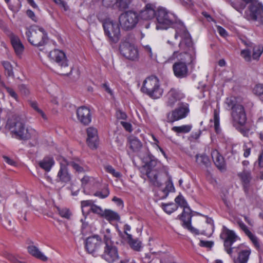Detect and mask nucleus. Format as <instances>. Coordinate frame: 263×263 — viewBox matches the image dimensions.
<instances>
[{
    "mask_svg": "<svg viewBox=\"0 0 263 263\" xmlns=\"http://www.w3.org/2000/svg\"><path fill=\"white\" fill-rule=\"evenodd\" d=\"M196 58L195 48L191 51H175L169 58L168 61L176 59L173 65L172 69L176 77L179 79L185 78L189 75V66H194Z\"/></svg>",
    "mask_w": 263,
    "mask_h": 263,
    "instance_id": "f257e3e1",
    "label": "nucleus"
},
{
    "mask_svg": "<svg viewBox=\"0 0 263 263\" xmlns=\"http://www.w3.org/2000/svg\"><path fill=\"white\" fill-rule=\"evenodd\" d=\"M6 127L14 135L17 139L26 141L32 140L29 143L30 147L34 146L38 143V133L34 129L26 127L24 123L16 120L8 119Z\"/></svg>",
    "mask_w": 263,
    "mask_h": 263,
    "instance_id": "f03ea898",
    "label": "nucleus"
},
{
    "mask_svg": "<svg viewBox=\"0 0 263 263\" xmlns=\"http://www.w3.org/2000/svg\"><path fill=\"white\" fill-rule=\"evenodd\" d=\"M6 127L14 135L17 139L26 141L32 140L29 143L30 147L34 146L38 143V133L34 129L26 127L24 123L16 120L8 119Z\"/></svg>",
    "mask_w": 263,
    "mask_h": 263,
    "instance_id": "7ed1b4c3",
    "label": "nucleus"
},
{
    "mask_svg": "<svg viewBox=\"0 0 263 263\" xmlns=\"http://www.w3.org/2000/svg\"><path fill=\"white\" fill-rule=\"evenodd\" d=\"M143 161L145 164L142 168L145 171V174L149 182L155 186H161L162 183L158 180V176L163 171V164L148 151L146 156L144 157Z\"/></svg>",
    "mask_w": 263,
    "mask_h": 263,
    "instance_id": "20e7f679",
    "label": "nucleus"
},
{
    "mask_svg": "<svg viewBox=\"0 0 263 263\" xmlns=\"http://www.w3.org/2000/svg\"><path fill=\"white\" fill-rule=\"evenodd\" d=\"M103 245L102 252L99 255L108 263H114L119 259L118 248L112 241L110 230L107 229L103 232Z\"/></svg>",
    "mask_w": 263,
    "mask_h": 263,
    "instance_id": "39448f33",
    "label": "nucleus"
},
{
    "mask_svg": "<svg viewBox=\"0 0 263 263\" xmlns=\"http://www.w3.org/2000/svg\"><path fill=\"white\" fill-rule=\"evenodd\" d=\"M231 118L233 126L244 136L248 137L250 129L246 126L247 117L243 106L232 111Z\"/></svg>",
    "mask_w": 263,
    "mask_h": 263,
    "instance_id": "423d86ee",
    "label": "nucleus"
},
{
    "mask_svg": "<svg viewBox=\"0 0 263 263\" xmlns=\"http://www.w3.org/2000/svg\"><path fill=\"white\" fill-rule=\"evenodd\" d=\"M36 28L37 30L31 28L27 29L25 34L31 45L40 47L47 44L49 39L47 33L43 28L39 26H36Z\"/></svg>",
    "mask_w": 263,
    "mask_h": 263,
    "instance_id": "0eeeda50",
    "label": "nucleus"
},
{
    "mask_svg": "<svg viewBox=\"0 0 263 263\" xmlns=\"http://www.w3.org/2000/svg\"><path fill=\"white\" fill-rule=\"evenodd\" d=\"M141 90L154 99L159 98L163 93V89L160 87L159 81L155 76L147 78L144 81Z\"/></svg>",
    "mask_w": 263,
    "mask_h": 263,
    "instance_id": "6e6552de",
    "label": "nucleus"
},
{
    "mask_svg": "<svg viewBox=\"0 0 263 263\" xmlns=\"http://www.w3.org/2000/svg\"><path fill=\"white\" fill-rule=\"evenodd\" d=\"M180 27L176 29L175 39H177L179 36L181 37V40L179 44L180 51H191L193 48H195L191 36L186 28L182 22L179 24Z\"/></svg>",
    "mask_w": 263,
    "mask_h": 263,
    "instance_id": "1a4fd4ad",
    "label": "nucleus"
},
{
    "mask_svg": "<svg viewBox=\"0 0 263 263\" xmlns=\"http://www.w3.org/2000/svg\"><path fill=\"white\" fill-rule=\"evenodd\" d=\"M49 57L60 66L61 74L69 76L71 74L72 68H68V61L65 52L62 50L55 49L49 52Z\"/></svg>",
    "mask_w": 263,
    "mask_h": 263,
    "instance_id": "9d476101",
    "label": "nucleus"
},
{
    "mask_svg": "<svg viewBox=\"0 0 263 263\" xmlns=\"http://www.w3.org/2000/svg\"><path fill=\"white\" fill-rule=\"evenodd\" d=\"M134 39V34L128 33L124 37V41L120 45L119 50L121 54L125 58L134 61L138 58V50L131 42Z\"/></svg>",
    "mask_w": 263,
    "mask_h": 263,
    "instance_id": "9b49d317",
    "label": "nucleus"
},
{
    "mask_svg": "<svg viewBox=\"0 0 263 263\" xmlns=\"http://www.w3.org/2000/svg\"><path fill=\"white\" fill-rule=\"evenodd\" d=\"M244 17L249 21H258L263 25V5L255 0L250 4L248 10L245 11Z\"/></svg>",
    "mask_w": 263,
    "mask_h": 263,
    "instance_id": "f8f14e48",
    "label": "nucleus"
},
{
    "mask_svg": "<svg viewBox=\"0 0 263 263\" xmlns=\"http://www.w3.org/2000/svg\"><path fill=\"white\" fill-rule=\"evenodd\" d=\"M139 21L138 13L133 10H128L122 13L119 17L120 25L125 30H130L135 28Z\"/></svg>",
    "mask_w": 263,
    "mask_h": 263,
    "instance_id": "ddd939ff",
    "label": "nucleus"
},
{
    "mask_svg": "<svg viewBox=\"0 0 263 263\" xmlns=\"http://www.w3.org/2000/svg\"><path fill=\"white\" fill-rule=\"evenodd\" d=\"M104 33L108 38L109 41L117 43L121 36L120 28L118 23L112 20H107L103 23Z\"/></svg>",
    "mask_w": 263,
    "mask_h": 263,
    "instance_id": "4468645a",
    "label": "nucleus"
},
{
    "mask_svg": "<svg viewBox=\"0 0 263 263\" xmlns=\"http://www.w3.org/2000/svg\"><path fill=\"white\" fill-rule=\"evenodd\" d=\"M103 241L98 235L88 237L85 240V247L86 251L93 256H98L102 252Z\"/></svg>",
    "mask_w": 263,
    "mask_h": 263,
    "instance_id": "2eb2a0df",
    "label": "nucleus"
},
{
    "mask_svg": "<svg viewBox=\"0 0 263 263\" xmlns=\"http://www.w3.org/2000/svg\"><path fill=\"white\" fill-rule=\"evenodd\" d=\"M155 16L157 21V29H167L175 21V16L163 8L158 9Z\"/></svg>",
    "mask_w": 263,
    "mask_h": 263,
    "instance_id": "dca6fc26",
    "label": "nucleus"
},
{
    "mask_svg": "<svg viewBox=\"0 0 263 263\" xmlns=\"http://www.w3.org/2000/svg\"><path fill=\"white\" fill-rule=\"evenodd\" d=\"M190 109L187 103L181 102L178 104V106L171 112L167 114L166 121L168 123H173L185 118Z\"/></svg>",
    "mask_w": 263,
    "mask_h": 263,
    "instance_id": "f3484780",
    "label": "nucleus"
},
{
    "mask_svg": "<svg viewBox=\"0 0 263 263\" xmlns=\"http://www.w3.org/2000/svg\"><path fill=\"white\" fill-rule=\"evenodd\" d=\"M77 116L78 121L84 126L88 125L91 122V111L86 106H81L77 109Z\"/></svg>",
    "mask_w": 263,
    "mask_h": 263,
    "instance_id": "a211bd4d",
    "label": "nucleus"
},
{
    "mask_svg": "<svg viewBox=\"0 0 263 263\" xmlns=\"http://www.w3.org/2000/svg\"><path fill=\"white\" fill-rule=\"evenodd\" d=\"M60 161V168L57 175V181L64 183H68L71 179V174L67 168L68 161L64 158H61Z\"/></svg>",
    "mask_w": 263,
    "mask_h": 263,
    "instance_id": "6ab92c4d",
    "label": "nucleus"
},
{
    "mask_svg": "<svg viewBox=\"0 0 263 263\" xmlns=\"http://www.w3.org/2000/svg\"><path fill=\"white\" fill-rule=\"evenodd\" d=\"M220 237L224 240V247H228L232 246L233 243L236 241L238 236L233 231L223 226L222 232L220 234Z\"/></svg>",
    "mask_w": 263,
    "mask_h": 263,
    "instance_id": "aec40b11",
    "label": "nucleus"
},
{
    "mask_svg": "<svg viewBox=\"0 0 263 263\" xmlns=\"http://www.w3.org/2000/svg\"><path fill=\"white\" fill-rule=\"evenodd\" d=\"M175 201L176 202L175 203L178 206L179 205L183 208L182 213L178 216V219H183V218L192 214V211L186 201L181 194L176 197Z\"/></svg>",
    "mask_w": 263,
    "mask_h": 263,
    "instance_id": "412c9836",
    "label": "nucleus"
},
{
    "mask_svg": "<svg viewBox=\"0 0 263 263\" xmlns=\"http://www.w3.org/2000/svg\"><path fill=\"white\" fill-rule=\"evenodd\" d=\"M166 97L167 98L166 105L172 108L177 101L180 100L182 98V96L178 89L172 88L167 92Z\"/></svg>",
    "mask_w": 263,
    "mask_h": 263,
    "instance_id": "4be33fe9",
    "label": "nucleus"
},
{
    "mask_svg": "<svg viewBox=\"0 0 263 263\" xmlns=\"http://www.w3.org/2000/svg\"><path fill=\"white\" fill-rule=\"evenodd\" d=\"M138 14L139 15V19L141 18L144 20L152 19L156 15L154 6L151 4H146L144 8L141 10Z\"/></svg>",
    "mask_w": 263,
    "mask_h": 263,
    "instance_id": "5701e85b",
    "label": "nucleus"
},
{
    "mask_svg": "<svg viewBox=\"0 0 263 263\" xmlns=\"http://www.w3.org/2000/svg\"><path fill=\"white\" fill-rule=\"evenodd\" d=\"M9 38L16 54H21L24 51V46L22 43L20 38L12 33L10 34Z\"/></svg>",
    "mask_w": 263,
    "mask_h": 263,
    "instance_id": "b1692460",
    "label": "nucleus"
},
{
    "mask_svg": "<svg viewBox=\"0 0 263 263\" xmlns=\"http://www.w3.org/2000/svg\"><path fill=\"white\" fill-rule=\"evenodd\" d=\"M212 158L215 166L220 171L223 172L227 170L226 164L222 155L216 152L212 155Z\"/></svg>",
    "mask_w": 263,
    "mask_h": 263,
    "instance_id": "393cba45",
    "label": "nucleus"
},
{
    "mask_svg": "<svg viewBox=\"0 0 263 263\" xmlns=\"http://www.w3.org/2000/svg\"><path fill=\"white\" fill-rule=\"evenodd\" d=\"M27 250L28 253L35 258L43 261L47 260L48 258L36 246L33 245L29 246L27 247Z\"/></svg>",
    "mask_w": 263,
    "mask_h": 263,
    "instance_id": "a878e982",
    "label": "nucleus"
},
{
    "mask_svg": "<svg viewBox=\"0 0 263 263\" xmlns=\"http://www.w3.org/2000/svg\"><path fill=\"white\" fill-rule=\"evenodd\" d=\"M102 218H104L110 223L112 221H118L120 219V215L118 213L109 209H105L104 211Z\"/></svg>",
    "mask_w": 263,
    "mask_h": 263,
    "instance_id": "bb28decb",
    "label": "nucleus"
},
{
    "mask_svg": "<svg viewBox=\"0 0 263 263\" xmlns=\"http://www.w3.org/2000/svg\"><path fill=\"white\" fill-rule=\"evenodd\" d=\"M128 143L130 148L134 152H139L142 146L141 142L136 137L131 136L128 138Z\"/></svg>",
    "mask_w": 263,
    "mask_h": 263,
    "instance_id": "cd10ccee",
    "label": "nucleus"
},
{
    "mask_svg": "<svg viewBox=\"0 0 263 263\" xmlns=\"http://www.w3.org/2000/svg\"><path fill=\"white\" fill-rule=\"evenodd\" d=\"M54 164V161L52 157H45L39 162V165L41 168L46 172H49Z\"/></svg>",
    "mask_w": 263,
    "mask_h": 263,
    "instance_id": "c85d7f7f",
    "label": "nucleus"
},
{
    "mask_svg": "<svg viewBox=\"0 0 263 263\" xmlns=\"http://www.w3.org/2000/svg\"><path fill=\"white\" fill-rule=\"evenodd\" d=\"M192 216L193 215L192 214L186 216V217L183 218V219L180 220L183 222V223L182 224V227H183L185 229H187L192 233H194L196 235H198L199 234V230L194 228L191 225Z\"/></svg>",
    "mask_w": 263,
    "mask_h": 263,
    "instance_id": "c756f323",
    "label": "nucleus"
},
{
    "mask_svg": "<svg viewBox=\"0 0 263 263\" xmlns=\"http://www.w3.org/2000/svg\"><path fill=\"white\" fill-rule=\"evenodd\" d=\"M251 253L250 250L240 251L237 258H233L234 263H247Z\"/></svg>",
    "mask_w": 263,
    "mask_h": 263,
    "instance_id": "7c9ffc66",
    "label": "nucleus"
},
{
    "mask_svg": "<svg viewBox=\"0 0 263 263\" xmlns=\"http://www.w3.org/2000/svg\"><path fill=\"white\" fill-rule=\"evenodd\" d=\"M237 176L241 180L242 184H250L252 178L251 171L246 168H244L241 172L238 173Z\"/></svg>",
    "mask_w": 263,
    "mask_h": 263,
    "instance_id": "2f4dec72",
    "label": "nucleus"
},
{
    "mask_svg": "<svg viewBox=\"0 0 263 263\" xmlns=\"http://www.w3.org/2000/svg\"><path fill=\"white\" fill-rule=\"evenodd\" d=\"M196 160L198 164L204 165L206 167H209L211 165L209 157L204 154H197L196 155Z\"/></svg>",
    "mask_w": 263,
    "mask_h": 263,
    "instance_id": "473e14b6",
    "label": "nucleus"
},
{
    "mask_svg": "<svg viewBox=\"0 0 263 263\" xmlns=\"http://www.w3.org/2000/svg\"><path fill=\"white\" fill-rule=\"evenodd\" d=\"M127 242L131 248L136 251H140L142 243L138 239H133L132 235H128Z\"/></svg>",
    "mask_w": 263,
    "mask_h": 263,
    "instance_id": "72a5a7b5",
    "label": "nucleus"
},
{
    "mask_svg": "<svg viewBox=\"0 0 263 263\" xmlns=\"http://www.w3.org/2000/svg\"><path fill=\"white\" fill-rule=\"evenodd\" d=\"M192 128V125H183L180 126H174L172 130L179 135L180 134H186L189 133Z\"/></svg>",
    "mask_w": 263,
    "mask_h": 263,
    "instance_id": "f704fd0d",
    "label": "nucleus"
},
{
    "mask_svg": "<svg viewBox=\"0 0 263 263\" xmlns=\"http://www.w3.org/2000/svg\"><path fill=\"white\" fill-rule=\"evenodd\" d=\"M226 103L228 107L232 110V111L237 108L238 107L243 106L237 102V99L234 97L227 98L226 100Z\"/></svg>",
    "mask_w": 263,
    "mask_h": 263,
    "instance_id": "c9c22d12",
    "label": "nucleus"
},
{
    "mask_svg": "<svg viewBox=\"0 0 263 263\" xmlns=\"http://www.w3.org/2000/svg\"><path fill=\"white\" fill-rule=\"evenodd\" d=\"M251 48H252L253 51L252 59L258 61L263 52V47L261 45L256 46L253 45Z\"/></svg>",
    "mask_w": 263,
    "mask_h": 263,
    "instance_id": "e433bc0d",
    "label": "nucleus"
},
{
    "mask_svg": "<svg viewBox=\"0 0 263 263\" xmlns=\"http://www.w3.org/2000/svg\"><path fill=\"white\" fill-rule=\"evenodd\" d=\"M161 207L167 214H171L178 209V205L173 202L168 203H162Z\"/></svg>",
    "mask_w": 263,
    "mask_h": 263,
    "instance_id": "4c0bfd02",
    "label": "nucleus"
},
{
    "mask_svg": "<svg viewBox=\"0 0 263 263\" xmlns=\"http://www.w3.org/2000/svg\"><path fill=\"white\" fill-rule=\"evenodd\" d=\"M91 212L94 214L98 215L100 217H102L104 211L102 209L96 204L92 205L91 208H90L86 211V216L88 215L90 212Z\"/></svg>",
    "mask_w": 263,
    "mask_h": 263,
    "instance_id": "58836bf2",
    "label": "nucleus"
},
{
    "mask_svg": "<svg viewBox=\"0 0 263 263\" xmlns=\"http://www.w3.org/2000/svg\"><path fill=\"white\" fill-rule=\"evenodd\" d=\"M214 122L215 132L218 134L220 131L219 122V110L214 109Z\"/></svg>",
    "mask_w": 263,
    "mask_h": 263,
    "instance_id": "ea45409f",
    "label": "nucleus"
},
{
    "mask_svg": "<svg viewBox=\"0 0 263 263\" xmlns=\"http://www.w3.org/2000/svg\"><path fill=\"white\" fill-rule=\"evenodd\" d=\"M230 4L236 10L242 13V11L246 7V4L239 2L238 1H231Z\"/></svg>",
    "mask_w": 263,
    "mask_h": 263,
    "instance_id": "a19ab883",
    "label": "nucleus"
},
{
    "mask_svg": "<svg viewBox=\"0 0 263 263\" xmlns=\"http://www.w3.org/2000/svg\"><path fill=\"white\" fill-rule=\"evenodd\" d=\"M95 201L92 200H83L81 202L82 212L83 215L86 216V211L87 210L86 208L90 206L91 208L95 204Z\"/></svg>",
    "mask_w": 263,
    "mask_h": 263,
    "instance_id": "79ce46f5",
    "label": "nucleus"
},
{
    "mask_svg": "<svg viewBox=\"0 0 263 263\" xmlns=\"http://www.w3.org/2000/svg\"><path fill=\"white\" fill-rule=\"evenodd\" d=\"M132 0H117L116 5L120 10H123L128 8Z\"/></svg>",
    "mask_w": 263,
    "mask_h": 263,
    "instance_id": "37998d69",
    "label": "nucleus"
},
{
    "mask_svg": "<svg viewBox=\"0 0 263 263\" xmlns=\"http://www.w3.org/2000/svg\"><path fill=\"white\" fill-rule=\"evenodd\" d=\"M2 64L5 69V72L7 76L9 77H13L14 74L13 72V68L10 62L8 61H3L2 62Z\"/></svg>",
    "mask_w": 263,
    "mask_h": 263,
    "instance_id": "c03bdc74",
    "label": "nucleus"
},
{
    "mask_svg": "<svg viewBox=\"0 0 263 263\" xmlns=\"http://www.w3.org/2000/svg\"><path fill=\"white\" fill-rule=\"evenodd\" d=\"M2 86L5 88L6 92L10 96L14 98L16 101H18V95L12 87L7 86L5 84H3Z\"/></svg>",
    "mask_w": 263,
    "mask_h": 263,
    "instance_id": "a18cd8bd",
    "label": "nucleus"
},
{
    "mask_svg": "<svg viewBox=\"0 0 263 263\" xmlns=\"http://www.w3.org/2000/svg\"><path fill=\"white\" fill-rule=\"evenodd\" d=\"M163 191L166 193V196L168 195L169 192H175V187L171 176H168V180L166 182L165 188Z\"/></svg>",
    "mask_w": 263,
    "mask_h": 263,
    "instance_id": "49530a36",
    "label": "nucleus"
},
{
    "mask_svg": "<svg viewBox=\"0 0 263 263\" xmlns=\"http://www.w3.org/2000/svg\"><path fill=\"white\" fill-rule=\"evenodd\" d=\"M87 143L88 146L92 149H97L99 144L98 138H87Z\"/></svg>",
    "mask_w": 263,
    "mask_h": 263,
    "instance_id": "de8ad7c7",
    "label": "nucleus"
},
{
    "mask_svg": "<svg viewBox=\"0 0 263 263\" xmlns=\"http://www.w3.org/2000/svg\"><path fill=\"white\" fill-rule=\"evenodd\" d=\"M109 194V191L108 188L106 186L102 189L101 191H97L93 195L95 196L99 197L100 198H105Z\"/></svg>",
    "mask_w": 263,
    "mask_h": 263,
    "instance_id": "09e8293b",
    "label": "nucleus"
},
{
    "mask_svg": "<svg viewBox=\"0 0 263 263\" xmlns=\"http://www.w3.org/2000/svg\"><path fill=\"white\" fill-rule=\"evenodd\" d=\"M240 55L247 61L250 62L251 61V50L250 49L247 48L243 49L240 52Z\"/></svg>",
    "mask_w": 263,
    "mask_h": 263,
    "instance_id": "8fccbe9b",
    "label": "nucleus"
},
{
    "mask_svg": "<svg viewBox=\"0 0 263 263\" xmlns=\"http://www.w3.org/2000/svg\"><path fill=\"white\" fill-rule=\"evenodd\" d=\"M5 255L6 258L10 261L11 263H25V262L19 260V257L14 254L11 253H6Z\"/></svg>",
    "mask_w": 263,
    "mask_h": 263,
    "instance_id": "3c124183",
    "label": "nucleus"
},
{
    "mask_svg": "<svg viewBox=\"0 0 263 263\" xmlns=\"http://www.w3.org/2000/svg\"><path fill=\"white\" fill-rule=\"evenodd\" d=\"M253 93L258 96L263 95V84L258 83L256 84L253 89Z\"/></svg>",
    "mask_w": 263,
    "mask_h": 263,
    "instance_id": "603ef678",
    "label": "nucleus"
},
{
    "mask_svg": "<svg viewBox=\"0 0 263 263\" xmlns=\"http://www.w3.org/2000/svg\"><path fill=\"white\" fill-rule=\"evenodd\" d=\"M246 235L250 238V239L251 240L256 248H259L260 245L258 242V239L255 235L253 234L251 232H250L247 234H246Z\"/></svg>",
    "mask_w": 263,
    "mask_h": 263,
    "instance_id": "864d4df0",
    "label": "nucleus"
},
{
    "mask_svg": "<svg viewBox=\"0 0 263 263\" xmlns=\"http://www.w3.org/2000/svg\"><path fill=\"white\" fill-rule=\"evenodd\" d=\"M60 215L67 219H69L71 216V213L69 209H63L59 210Z\"/></svg>",
    "mask_w": 263,
    "mask_h": 263,
    "instance_id": "5fc2aeb1",
    "label": "nucleus"
},
{
    "mask_svg": "<svg viewBox=\"0 0 263 263\" xmlns=\"http://www.w3.org/2000/svg\"><path fill=\"white\" fill-rule=\"evenodd\" d=\"M18 88L21 95L25 96H27L29 95L30 91L26 85L24 84H20L18 86Z\"/></svg>",
    "mask_w": 263,
    "mask_h": 263,
    "instance_id": "6e6d98bb",
    "label": "nucleus"
},
{
    "mask_svg": "<svg viewBox=\"0 0 263 263\" xmlns=\"http://www.w3.org/2000/svg\"><path fill=\"white\" fill-rule=\"evenodd\" d=\"M87 138H98L97 130L93 127H89L87 129Z\"/></svg>",
    "mask_w": 263,
    "mask_h": 263,
    "instance_id": "4d7b16f0",
    "label": "nucleus"
},
{
    "mask_svg": "<svg viewBox=\"0 0 263 263\" xmlns=\"http://www.w3.org/2000/svg\"><path fill=\"white\" fill-rule=\"evenodd\" d=\"M97 17L98 20L102 22L103 24V23L106 21L107 20H111L109 18H107V13L104 11H100L97 14Z\"/></svg>",
    "mask_w": 263,
    "mask_h": 263,
    "instance_id": "13d9d810",
    "label": "nucleus"
},
{
    "mask_svg": "<svg viewBox=\"0 0 263 263\" xmlns=\"http://www.w3.org/2000/svg\"><path fill=\"white\" fill-rule=\"evenodd\" d=\"M105 168L107 172L112 174L115 177L118 178L121 176L120 173L116 172L111 165H107L105 166Z\"/></svg>",
    "mask_w": 263,
    "mask_h": 263,
    "instance_id": "bf43d9fd",
    "label": "nucleus"
},
{
    "mask_svg": "<svg viewBox=\"0 0 263 263\" xmlns=\"http://www.w3.org/2000/svg\"><path fill=\"white\" fill-rule=\"evenodd\" d=\"M116 117L118 119L126 120L127 116L126 114L119 108L116 109Z\"/></svg>",
    "mask_w": 263,
    "mask_h": 263,
    "instance_id": "052dcab7",
    "label": "nucleus"
},
{
    "mask_svg": "<svg viewBox=\"0 0 263 263\" xmlns=\"http://www.w3.org/2000/svg\"><path fill=\"white\" fill-rule=\"evenodd\" d=\"M67 165L72 166V168L78 173H81L84 171V168L74 162H68Z\"/></svg>",
    "mask_w": 263,
    "mask_h": 263,
    "instance_id": "680f3d73",
    "label": "nucleus"
},
{
    "mask_svg": "<svg viewBox=\"0 0 263 263\" xmlns=\"http://www.w3.org/2000/svg\"><path fill=\"white\" fill-rule=\"evenodd\" d=\"M239 39L241 43L243 44L247 47L252 48V46L254 45L245 36H240Z\"/></svg>",
    "mask_w": 263,
    "mask_h": 263,
    "instance_id": "e2e57ef3",
    "label": "nucleus"
},
{
    "mask_svg": "<svg viewBox=\"0 0 263 263\" xmlns=\"http://www.w3.org/2000/svg\"><path fill=\"white\" fill-rule=\"evenodd\" d=\"M213 245L214 242L213 241L205 240H200L199 243L200 246L209 248H211Z\"/></svg>",
    "mask_w": 263,
    "mask_h": 263,
    "instance_id": "0e129e2a",
    "label": "nucleus"
},
{
    "mask_svg": "<svg viewBox=\"0 0 263 263\" xmlns=\"http://www.w3.org/2000/svg\"><path fill=\"white\" fill-rule=\"evenodd\" d=\"M238 224L240 227V228L245 232V233L247 234L248 233L251 232L249 229L248 227L241 221H239L238 222Z\"/></svg>",
    "mask_w": 263,
    "mask_h": 263,
    "instance_id": "69168bd1",
    "label": "nucleus"
},
{
    "mask_svg": "<svg viewBox=\"0 0 263 263\" xmlns=\"http://www.w3.org/2000/svg\"><path fill=\"white\" fill-rule=\"evenodd\" d=\"M121 124L123 126V127L126 131L128 132H131L133 130L132 125L130 123L121 121Z\"/></svg>",
    "mask_w": 263,
    "mask_h": 263,
    "instance_id": "338daca9",
    "label": "nucleus"
},
{
    "mask_svg": "<svg viewBox=\"0 0 263 263\" xmlns=\"http://www.w3.org/2000/svg\"><path fill=\"white\" fill-rule=\"evenodd\" d=\"M26 14L29 18H30L34 22H36L37 21L36 16L32 10L30 9L27 10L26 11Z\"/></svg>",
    "mask_w": 263,
    "mask_h": 263,
    "instance_id": "774afa93",
    "label": "nucleus"
}]
</instances>
